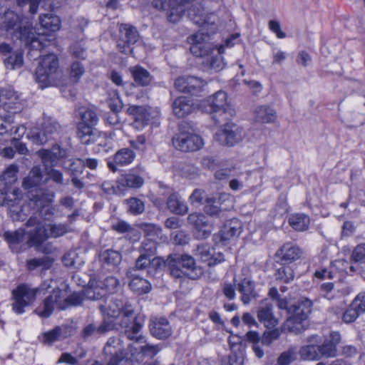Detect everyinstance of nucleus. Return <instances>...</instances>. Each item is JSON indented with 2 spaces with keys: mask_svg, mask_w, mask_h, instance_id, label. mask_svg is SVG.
Returning <instances> with one entry per match:
<instances>
[{
  "mask_svg": "<svg viewBox=\"0 0 365 365\" xmlns=\"http://www.w3.org/2000/svg\"><path fill=\"white\" fill-rule=\"evenodd\" d=\"M39 288H31L26 284H20L12 291L14 302L12 309L17 314L24 312V308L32 304L36 299Z\"/></svg>",
  "mask_w": 365,
  "mask_h": 365,
  "instance_id": "9",
  "label": "nucleus"
},
{
  "mask_svg": "<svg viewBox=\"0 0 365 365\" xmlns=\"http://www.w3.org/2000/svg\"><path fill=\"white\" fill-rule=\"evenodd\" d=\"M281 331L279 329H274L264 332L261 337V342L263 345L269 346L274 341L279 339Z\"/></svg>",
  "mask_w": 365,
  "mask_h": 365,
  "instance_id": "61",
  "label": "nucleus"
},
{
  "mask_svg": "<svg viewBox=\"0 0 365 365\" xmlns=\"http://www.w3.org/2000/svg\"><path fill=\"white\" fill-rule=\"evenodd\" d=\"M58 69V59L55 54L49 53L41 58L36 70V79L41 88L53 83Z\"/></svg>",
  "mask_w": 365,
  "mask_h": 365,
  "instance_id": "7",
  "label": "nucleus"
},
{
  "mask_svg": "<svg viewBox=\"0 0 365 365\" xmlns=\"http://www.w3.org/2000/svg\"><path fill=\"white\" fill-rule=\"evenodd\" d=\"M201 109L208 113H219L225 114L227 106V94L224 91H217L214 95L201 101Z\"/></svg>",
  "mask_w": 365,
  "mask_h": 365,
  "instance_id": "14",
  "label": "nucleus"
},
{
  "mask_svg": "<svg viewBox=\"0 0 365 365\" xmlns=\"http://www.w3.org/2000/svg\"><path fill=\"white\" fill-rule=\"evenodd\" d=\"M135 153L129 148H122L118 150L112 160L107 161L108 168L113 173L117 171V165L125 166L130 164L135 159Z\"/></svg>",
  "mask_w": 365,
  "mask_h": 365,
  "instance_id": "21",
  "label": "nucleus"
},
{
  "mask_svg": "<svg viewBox=\"0 0 365 365\" xmlns=\"http://www.w3.org/2000/svg\"><path fill=\"white\" fill-rule=\"evenodd\" d=\"M85 69L83 66L80 61H73L71 66V77L77 82L81 76L84 73Z\"/></svg>",
  "mask_w": 365,
  "mask_h": 365,
  "instance_id": "63",
  "label": "nucleus"
},
{
  "mask_svg": "<svg viewBox=\"0 0 365 365\" xmlns=\"http://www.w3.org/2000/svg\"><path fill=\"white\" fill-rule=\"evenodd\" d=\"M85 289L82 293H73L66 297L63 290L56 288L46 297L43 302L40 304L34 310V312L42 318H48L51 315L55 309L59 310L65 309L69 306L80 305L84 299H87L84 295Z\"/></svg>",
  "mask_w": 365,
  "mask_h": 365,
  "instance_id": "3",
  "label": "nucleus"
},
{
  "mask_svg": "<svg viewBox=\"0 0 365 365\" xmlns=\"http://www.w3.org/2000/svg\"><path fill=\"white\" fill-rule=\"evenodd\" d=\"M2 26L6 31L14 30V36L31 49L41 50L46 46L44 42L45 32L37 33L28 21L12 11L4 13Z\"/></svg>",
  "mask_w": 365,
  "mask_h": 365,
  "instance_id": "1",
  "label": "nucleus"
},
{
  "mask_svg": "<svg viewBox=\"0 0 365 365\" xmlns=\"http://www.w3.org/2000/svg\"><path fill=\"white\" fill-rule=\"evenodd\" d=\"M230 198V195L226 193H221L217 197H207L205 199L204 211L210 216H217L220 215L222 211L226 210V208L221 207L222 201L227 200Z\"/></svg>",
  "mask_w": 365,
  "mask_h": 365,
  "instance_id": "26",
  "label": "nucleus"
},
{
  "mask_svg": "<svg viewBox=\"0 0 365 365\" xmlns=\"http://www.w3.org/2000/svg\"><path fill=\"white\" fill-rule=\"evenodd\" d=\"M118 179L123 193L128 188H139L144 183L143 178L133 172L123 174Z\"/></svg>",
  "mask_w": 365,
  "mask_h": 365,
  "instance_id": "32",
  "label": "nucleus"
},
{
  "mask_svg": "<svg viewBox=\"0 0 365 365\" xmlns=\"http://www.w3.org/2000/svg\"><path fill=\"white\" fill-rule=\"evenodd\" d=\"M361 314L356 305L352 302L349 307L344 312L341 316L342 321L345 323H351L354 322Z\"/></svg>",
  "mask_w": 365,
  "mask_h": 365,
  "instance_id": "51",
  "label": "nucleus"
},
{
  "mask_svg": "<svg viewBox=\"0 0 365 365\" xmlns=\"http://www.w3.org/2000/svg\"><path fill=\"white\" fill-rule=\"evenodd\" d=\"M205 85L206 82L201 78L191 76L179 77L175 82V86L180 92L192 95L197 94Z\"/></svg>",
  "mask_w": 365,
  "mask_h": 365,
  "instance_id": "16",
  "label": "nucleus"
},
{
  "mask_svg": "<svg viewBox=\"0 0 365 365\" xmlns=\"http://www.w3.org/2000/svg\"><path fill=\"white\" fill-rule=\"evenodd\" d=\"M26 236L25 229L19 228L14 231L5 232L3 237L12 252L19 253L26 250V246L31 247L28 244V240L26 241Z\"/></svg>",
  "mask_w": 365,
  "mask_h": 365,
  "instance_id": "15",
  "label": "nucleus"
},
{
  "mask_svg": "<svg viewBox=\"0 0 365 365\" xmlns=\"http://www.w3.org/2000/svg\"><path fill=\"white\" fill-rule=\"evenodd\" d=\"M162 230L155 225H149L145 239L139 247L141 255L151 257L157 250L158 240H160Z\"/></svg>",
  "mask_w": 365,
  "mask_h": 365,
  "instance_id": "13",
  "label": "nucleus"
},
{
  "mask_svg": "<svg viewBox=\"0 0 365 365\" xmlns=\"http://www.w3.org/2000/svg\"><path fill=\"white\" fill-rule=\"evenodd\" d=\"M167 262L170 274L176 279L186 277L192 279H196L201 274L200 270L197 269L195 264V259L190 255H170Z\"/></svg>",
  "mask_w": 365,
  "mask_h": 365,
  "instance_id": "5",
  "label": "nucleus"
},
{
  "mask_svg": "<svg viewBox=\"0 0 365 365\" xmlns=\"http://www.w3.org/2000/svg\"><path fill=\"white\" fill-rule=\"evenodd\" d=\"M112 329L110 324L106 321H103L100 325L95 324H88L86 325L81 332V336L83 340L86 341L93 336H101Z\"/></svg>",
  "mask_w": 365,
  "mask_h": 365,
  "instance_id": "28",
  "label": "nucleus"
},
{
  "mask_svg": "<svg viewBox=\"0 0 365 365\" xmlns=\"http://www.w3.org/2000/svg\"><path fill=\"white\" fill-rule=\"evenodd\" d=\"M66 327L57 326L53 329L40 334L38 339L41 344L51 346L53 343L66 338Z\"/></svg>",
  "mask_w": 365,
  "mask_h": 365,
  "instance_id": "24",
  "label": "nucleus"
},
{
  "mask_svg": "<svg viewBox=\"0 0 365 365\" xmlns=\"http://www.w3.org/2000/svg\"><path fill=\"white\" fill-rule=\"evenodd\" d=\"M195 109L192 100L185 96L177 98L173 103V111L178 118H184Z\"/></svg>",
  "mask_w": 365,
  "mask_h": 365,
  "instance_id": "27",
  "label": "nucleus"
},
{
  "mask_svg": "<svg viewBox=\"0 0 365 365\" xmlns=\"http://www.w3.org/2000/svg\"><path fill=\"white\" fill-rule=\"evenodd\" d=\"M103 266L108 269L116 267L122 260L121 254L113 250H106L100 254Z\"/></svg>",
  "mask_w": 365,
  "mask_h": 365,
  "instance_id": "33",
  "label": "nucleus"
},
{
  "mask_svg": "<svg viewBox=\"0 0 365 365\" xmlns=\"http://www.w3.org/2000/svg\"><path fill=\"white\" fill-rule=\"evenodd\" d=\"M128 110L134 115L135 122H140L142 125L155 123L160 115L158 108L132 106Z\"/></svg>",
  "mask_w": 365,
  "mask_h": 365,
  "instance_id": "18",
  "label": "nucleus"
},
{
  "mask_svg": "<svg viewBox=\"0 0 365 365\" xmlns=\"http://www.w3.org/2000/svg\"><path fill=\"white\" fill-rule=\"evenodd\" d=\"M130 71L133 76L134 81L139 86H148L152 81L150 73L141 66H135L131 67L130 68Z\"/></svg>",
  "mask_w": 365,
  "mask_h": 365,
  "instance_id": "38",
  "label": "nucleus"
},
{
  "mask_svg": "<svg viewBox=\"0 0 365 365\" xmlns=\"http://www.w3.org/2000/svg\"><path fill=\"white\" fill-rule=\"evenodd\" d=\"M41 28L48 31H56L60 29L61 21L59 18L53 14H46L39 16Z\"/></svg>",
  "mask_w": 365,
  "mask_h": 365,
  "instance_id": "39",
  "label": "nucleus"
},
{
  "mask_svg": "<svg viewBox=\"0 0 365 365\" xmlns=\"http://www.w3.org/2000/svg\"><path fill=\"white\" fill-rule=\"evenodd\" d=\"M19 168L15 164L9 165L2 174V180L5 182V184H12L17 180V173Z\"/></svg>",
  "mask_w": 365,
  "mask_h": 365,
  "instance_id": "52",
  "label": "nucleus"
},
{
  "mask_svg": "<svg viewBox=\"0 0 365 365\" xmlns=\"http://www.w3.org/2000/svg\"><path fill=\"white\" fill-rule=\"evenodd\" d=\"M118 285V281L113 277H108L103 280L91 278L88 287L85 289L84 295L87 299L98 300L113 293Z\"/></svg>",
  "mask_w": 365,
  "mask_h": 365,
  "instance_id": "8",
  "label": "nucleus"
},
{
  "mask_svg": "<svg viewBox=\"0 0 365 365\" xmlns=\"http://www.w3.org/2000/svg\"><path fill=\"white\" fill-rule=\"evenodd\" d=\"M289 226L297 232L306 231L310 224V218L304 213H293L288 217Z\"/></svg>",
  "mask_w": 365,
  "mask_h": 365,
  "instance_id": "34",
  "label": "nucleus"
},
{
  "mask_svg": "<svg viewBox=\"0 0 365 365\" xmlns=\"http://www.w3.org/2000/svg\"><path fill=\"white\" fill-rule=\"evenodd\" d=\"M128 205V212L133 215H140L145 210V205L143 200L137 197H130L125 200Z\"/></svg>",
  "mask_w": 365,
  "mask_h": 365,
  "instance_id": "47",
  "label": "nucleus"
},
{
  "mask_svg": "<svg viewBox=\"0 0 365 365\" xmlns=\"http://www.w3.org/2000/svg\"><path fill=\"white\" fill-rule=\"evenodd\" d=\"M92 127V125L86 123H78L77 135L83 143H89L90 136L93 132Z\"/></svg>",
  "mask_w": 365,
  "mask_h": 365,
  "instance_id": "54",
  "label": "nucleus"
},
{
  "mask_svg": "<svg viewBox=\"0 0 365 365\" xmlns=\"http://www.w3.org/2000/svg\"><path fill=\"white\" fill-rule=\"evenodd\" d=\"M302 254V250L292 242L284 243L275 253L284 264H289L298 259Z\"/></svg>",
  "mask_w": 365,
  "mask_h": 365,
  "instance_id": "20",
  "label": "nucleus"
},
{
  "mask_svg": "<svg viewBox=\"0 0 365 365\" xmlns=\"http://www.w3.org/2000/svg\"><path fill=\"white\" fill-rule=\"evenodd\" d=\"M42 172L39 166H34L30 170L27 177H26L22 182V187L29 190L40 185L42 180Z\"/></svg>",
  "mask_w": 365,
  "mask_h": 365,
  "instance_id": "37",
  "label": "nucleus"
},
{
  "mask_svg": "<svg viewBox=\"0 0 365 365\" xmlns=\"http://www.w3.org/2000/svg\"><path fill=\"white\" fill-rule=\"evenodd\" d=\"M149 329L153 336L158 339L169 338L173 333L172 327L164 317H152L150 319Z\"/></svg>",
  "mask_w": 365,
  "mask_h": 365,
  "instance_id": "17",
  "label": "nucleus"
},
{
  "mask_svg": "<svg viewBox=\"0 0 365 365\" xmlns=\"http://www.w3.org/2000/svg\"><path fill=\"white\" fill-rule=\"evenodd\" d=\"M187 221L190 225L201 233L202 237H207L212 232V225L208 222L207 217L202 213L194 212L190 214L187 217Z\"/></svg>",
  "mask_w": 365,
  "mask_h": 365,
  "instance_id": "22",
  "label": "nucleus"
},
{
  "mask_svg": "<svg viewBox=\"0 0 365 365\" xmlns=\"http://www.w3.org/2000/svg\"><path fill=\"white\" fill-rule=\"evenodd\" d=\"M4 64L7 68L15 69L20 68L23 64V54L21 52H15L4 59Z\"/></svg>",
  "mask_w": 365,
  "mask_h": 365,
  "instance_id": "53",
  "label": "nucleus"
},
{
  "mask_svg": "<svg viewBox=\"0 0 365 365\" xmlns=\"http://www.w3.org/2000/svg\"><path fill=\"white\" fill-rule=\"evenodd\" d=\"M173 146L182 153H192L201 150L205 145L203 138L185 124L179 125L178 132L172 138Z\"/></svg>",
  "mask_w": 365,
  "mask_h": 365,
  "instance_id": "6",
  "label": "nucleus"
},
{
  "mask_svg": "<svg viewBox=\"0 0 365 365\" xmlns=\"http://www.w3.org/2000/svg\"><path fill=\"white\" fill-rule=\"evenodd\" d=\"M53 262V259L48 256L40 258H34L26 261V267L29 271H33L38 267L43 269H49Z\"/></svg>",
  "mask_w": 365,
  "mask_h": 365,
  "instance_id": "43",
  "label": "nucleus"
},
{
  "mask_svg": "<svg viewBox=\"0 0 365 365\" xmlns=\"http://www.w3.org/2000/svg\"><path fill=\"white\" fill-rule=\"evenodd\" d=\"M81 117L82 121L81 123L90 125H95L98 122V115L92 109H83L81 111Z\"/></svg>",
  "mask_w": 365,
  "mask_h": 365,
  "instance_id": "58",
  "label": "nucleus"
},
{
  "mask_svg": "<svg viewBox=\"0 0 365 365\" xmlns=\"http://www.w3.org/2000/svg\"><path fill=\"white\" fill-rule=\"evenodd\" d=\"M41 128L51 138L54 135L58 133L61 129L59 124L51 118H44Z\"/></svg>",
  "mask_w": 365,
  "mask_h": 365,
  "instance_id": "50",
  "label": "nucleus"
},
{
  "mask_svg": "<svg viewBox=\"0 0 365 365\" xmlns=\"http://www.w3.org/2000/svg\"><path fill=\"white\" fill-rule=\"evenodd\" d=\"M118 350H123L120 339L118 337H110L104 346V354H113V351Z\"/></svg>",
  "mask_w": 365,
  "mask_h": 365,
  "instance_id": "56",
  "label": "nucleus"
},
{
  "mask_svg": "<svg viewBox=\"0 0 365 365\" xmlns=\"http://www.w3.org/2000/svg\"><path fill=\"white\" fill-rule=\"evenodd\" d=\"M107 103L111 111L119 113L123 108V103L116 90H111L108 93Z\"/></svg>",
  "mask_w": 365,
  "mask_h": 365,
  "instance_id": "44",
  "label": "nucleus"
},
{
  "mask_svg": "<svg viewBox=\"0 0 365 365\" xmlns=\"http://www.w3.org/2000/svg\"><path fill=\"white\" fill-rule=\"evenodd\" d=\"M160 351V347L158 345H153L146 344L141 346L140 348V353L147 357L153 358Z\"/></svg>",
  "mask_w": 365,
  "mask_h": 365,
  "instance_id": "64",
  "label": "nucleus"
},
{
  "mask_svg": "<svg viewBox=\"0 0 365 365\" xmlns=\"http://www.w3.org/2000/svg\"><path fill=\"white\" fill-rule=\"evenodd\" d=\"M120 31L123 36L122 41H118L117 46L119 51L123 53L130 52V46L134 44L138 39V33L136 29L128 24H123Z\"/></svg>",
  "mask_w": 365,
  "mask_h": 365,
  "instance_id": "19",
  "label": "nucleus"
},
{
  "mask_svg": "<svg viewBox=\"0 0 365 365\" xmlns=\"http://www.w3.org/2000/svg\"><path fill=\"white\" fill-rule=\"evenodd\" d=\"M320 351L317 345H306L301 348L300 354L304 359L318 360L321 358Z\"/></svg>",
  "mask_w": 365,
  "mask_h": 365,
  "instance_id": "45",
  "label": "nucleus"
},
{
  "mask_svg": "<svg viewBox=\"0 0 365 365\" xmlns=\"http://www.w3.org/2000/svg\"><path fill=\"white\" fill-rule=\"evenodd\" d=\"M237 287L242 294L241 300L244 304H248L252 299L257 297V293L255 291V284L250 279H243L239 282H237Z\"/></svg>",
  "mask_w": 365,
  "mask_h": 365,
  "instance_id": "31",
  "label": "nucleus"
},
{
  "mask_svg": "<svg viewBox=\"0 0 365 365\" xmlns=\"http://www.w3.org/2000/svg\"><path fill=\"white\" fill-rule=\"evenodd\" d=\"M102 190L108 195L123 194L122 188L119 184V179L116 181H104L101 184Z\"/></svg>",
  "mask_w": 365,
  "mask_h": 365,
  "instance_id": "49",
  "label": "nucleus"
},
{
  "mask_svg": "<svg viewBox=\"0 0 365 365\" xmlns=\"http://www.w3.org/2000/svg\"><path fill=\"white\" fill-rule=\"evenodd\" d=\"M1 99L2 106L11 113H16L22 109V104L20 102L19 96L12 90H2Z\"/></svg>",
  "mask_w": 365,
  "mask_h": 365,
  "instance_id": "25",
  "label": "nucleus"
},
{
  "mask_svg": "<svg viewBox=\"0 0 365 365\" xmlns=\"http://www.w3.org/2000/svg\"><path fill=\"white\" fill-rule=\"evenodd\" d=\"M276 118L275 111L269 106H262L258 107L255 111V120L262 123H271Z\"/></svg>",
  "mask_w": 365,
  "mask_h": 365,
  "instance_id": "42",
  "label": "nucleus"
},
{
  "mask_svg": "<svg viewBox=\"0 0 365 365\" xmlns=\"http://www.w3.org/2000/svg\"><path fill=\"white\" fill-rule=\"evenodd\" d=\"M46 174L48 180L58 185H63V175L61 171L53 168H46Z\"/></svg>",
  "mask_w": 365,
  "mask_h": 365,
  "instance_id": "62",
  "label": "nucleus"
},
{
  "mask_svg": "<svg viewBox=\"0 0 365 365\" xmlns=\"http://www.w3.org/2000/svg\"><path fill=\"white\" fill-rule=\"evenodd\" d=\"M190 52L195 56L206 57L213 49L210 34L199 31L190 37Z\"/></svg>",
  "mask_w": 365,
  "mask_h": 365,
  "instance_id": "11",
  "label": "nucleus"
},
{
  "mask_svg": "<svg viewBox=\"0 0 365 365\" xmlns=\"http://www.w3.org/2000/svg\"><path fill=\"white\" fill-rule=\"evenodd\" d=\"M351 259L354 262L365 263V242L360 243L354 248Z\"/></svg>",
  "mask_w": 365,
  "mask_h": 365,
  "instance_id": "60",
  "label": "nucleus"
},
{
  "mask_svg": "<svg viewBox=\"0 0 365 365\" xmlns=\"http://www.w3.org/2000/svg\"><path fill=\"white\" fill-rule=\"evenodd\" d=\"M242 230V222L237 218H232L225 223L219 234L215 235V240L217 243L225 245L230 241L237 239Z\"/></svg>",
  "mask_w": 365,
  "mask_h": 365,
  "instance_id": "12",
  "label": "nucleus"
},
{
  "mask_svg": "<svg viewBox=\"0 0 365 365\" xmlns=\"http://www.w3.org/2000/svg\"><path fill=\"white\" fill-rule=\"evenodd\" d=\"M168 210L176 215H184L187 212L186 203L176 193L171 194L167 200Z\"/></svg>",
  "mask_w": 365,
  "mask_h": 365,
  "instance_id": "35",
  "label": "nucleus"
},
{
  "mask_svg": "<svg viewBox=\"0 0 365 365\" xmlns=\"http://www.w3.org/2000/svg\"><path fill=\"white\" fill-rule=\"evenodd\" d=\"M129 287L133 292L139 295L148 293L151 289L150 283L147 279L138 276L132 277Z\"/></svg>",
  "mask_w": 365,
  "mask_h": 365,
  "instance_id": "40",
  "label": "nucleus"
},
{
  "mask_svg": "<svg viewBox=\"0 0 365 365\" xmlns=\"http://www.w3.org/2000/svg\"><path fill=\"white\" fill-rule=\"evenodd\" d=\"M113 308L109 305V310L106 314L110 317H118V324L122 329H125V334L130 340L141 341L143 336L139 334L142 324L136 321L134 317V310L130 304H125L122 307Z\"/></svg>",
  "mask_w": 365,
  "mask_h": 365,
  "instance_id": "4",
  "label": "nucleus"
},
{
  "mask_svg": "<svg viewBox=\"0 0 365 365\" xmlns=\"http://www.w3.org/2000/svg\"><path fill=\"white\" fill-rule=\"evenodd\" d=\"M197 252L201 261L207 262L209 267L215 266L225 260L222 253L214 254L213 249L206 245L199 246Z\"/></svg>",
  "mask_w": 365,
  "mask_h": 365,
  "instance_id": "29",
  "label": "nucleus"
},
{
  "mask_svg": "<svg viewBox=\"0 0 365 365\" xmlns=\"http://www.w3.org/2000/svg\"><path fill=\"white\" fill-rule=\"evenodd\" d=\"M224 50V46L218 48V54L215 56L207 57L203 61L202 65L205 69L211 72H218L225 67V63L220 54Z\"/></svg>",
  "mask_w": 365,
  "mask_h": 365,
  "instance_id": "36",
  "label": "nucleus"
},
{
  "mask_svg": "<svg viewBox=\"0 0 365 365\" xmlns=\"http://www.w3.org/2000/svg\"><path fill=\"white\" fill-rule=\"evenodd\" d=\"M297 358L295 349L291 348L282 352L277 359L278 365H289Z\"/></svg>",
  "mask_w": 365,
  "mask_h": 365,
  "instance_id": "57",
  "label": "nucleus"
},
{
  "mask_svg": "<svg viewBox=\"0 0 365 365\" xmlns=\"http://www.w3.org/2000/svg\"><path fill=\"white\" fill-rule=\"evenodd\" d=\"M27 227H34L28 232V244L30 246H40L50 238H58L69 232L68 225L63 223H42L37 216H31L26 221Z\"/></svg>",
  "mask_w": 365,
  "mask_h": 365,
  "instance_id": "2",
  "label": "nucleus"
},
{
  "mask_svg": "<svg viewBox=\"0 0 365 365\" xmlns=\"http://www.w3.org/2000/svg\"><path fill=\"white\" fill-rule=\"evenodd\" d=\"M192 11H194L191 10L190 11L189 15H190L191 19L192 20V21L195 24L198 25L200 27H204L205 29L207 26H208L209 25H210V26H213L214 29H215L214 21H212V18L213 17L212 15L207 16L204 14H193Z\"/></svg>",
  "mask_w": 365,
  "mask_h": 365,
  "instance_id": "48",
  "label": "nucleus"
},
{
  "mask_svg": "<svg viewBox=\"0 0 365 365\" xmlns=\"http://www.w3.org/2000/svg\"><path fill=\"white\" fill-rule=\"evenodd\" d=\"M257 318L267 328L274 327L278 324V319L272 313V304L267 302H265L259 307Z\"/></svg>",
  "mask_w": 365,
  "mask_h": 365,
  "instance_id": "30",
  "label": "nucleus"
},
{
  "mask_svg": "<svg viewBox=\"0 0 365 365\" xmlns=\"http://www.w3.org/2000/svg\"><path fill=\"white\" fill-rule=\"evenodd\" d=\"M319 348L321 357H334L336 354V347L332 341H324Z\"/></svg>",
  "mask_w": 365,
  "mask_h": 365,
  "instance_id": "59",
  "label": "nucleus"
},
{
  "mask_svg": "<svg viewBox=\"0 0 365 365\" xmlns=\"http://www.w3.org/2000/svg\"><path fill=\"white\" fill-rule=\"evenodd\" d=\"M55 197V193L52 191L40 190L37 194L34 196L32 200L39 208H45L53 202Z\"/></svg>",
  "mask_w": 365,
  "mask_h": 365,
  "instance_id": "41",
  "label": "nucleus"
},
{
  "mask_svg": "<svg viewBox=\"0 0 365 365\" xmlns=\"http://www.w3.org/2000/svg\"><path fill=\"white\" fill-rule=\"evenodd\" d=\"M294 307V315L292 318L287 321L289 324L294 321L302 322L306 319L312 312V302L307 298L299 300Z\"/></svg>",
  "mask_w": 365,
  "mask_h": 365,
  "instance_id": "23",
  "label": "nucleus"
},
{
  "mask_svg": "<svg viewBox=\"0 0 365 365\" xmlns=\"http://www.w3.org/2000/svg\"><path fill=\"white\" fill-rule=\"evenodd\" d=\"M275 277L277 280H279L284 283H289L294 279V270L289 266L283 265L277 269Z\"/></svg>",
  "mask_w": 365,
  "mask_h": 365,
  "instance_id": "46",
  "label": "nucleus"
},
{
  "mask_svg": "<svg viewBox=\"0 0 365 365\" xmlns=\"http://www.w3.org/2000/svg\"><path fill=\"white\" fill-rule=\"evenodd\" d=\"M244 136L242 128L234 123H226L215 133V138L221 145L232 146L240 142Z\"/></svg>",
  "mask_w": 365,
  "mask_h": 365,
  "instance_id": "10",
  "label": "nucleus"
},
{
  "mask_svg": "<svg viewBox=\"0 0 365 365\" xmlns=\"http://www.w3.org/2000/svg\"><path fill=\"white\" fill-rule=\"evenodd\" d=\"M13 123L14 118L11 114L0 115V135H9Z\"/></svg>",
  "mask_w": 365,
  "mask_h": 365,
  "instance_id": "55",
  "label": "nucleus"
}]
</instances>
